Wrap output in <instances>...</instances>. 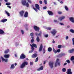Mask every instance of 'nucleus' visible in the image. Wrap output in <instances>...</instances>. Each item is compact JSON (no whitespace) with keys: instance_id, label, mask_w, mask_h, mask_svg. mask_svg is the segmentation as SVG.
Listing matches in <instances>:
<instances>
[{"instance_id":"nucleus-31","label":"nucleus","mask_w":74,"mask_h":74,"mask_svg":"<svg viewBox=\"0 0 74 74\" xmlns=\"http://www.w3.org/2000/svg\"><path fill=\"white\" fill-rule=\"evenodd\" d=\"M62 71L63 72H66V69L65 68L62 69Z\"/></svg>"},{"instance_id":"nucleus-36","label":"nucleus","mask_w":74,"mask_h":74,"mask_svg":"<svg viewBox=\"0 0 74 74\" xmlns=\"http://www.w3.org/2000/svg\"><path fill=\"white\" fill-rule=\"evenodd\" d=\"M51 27H48L46 29L49 30H51Z\"/></svg>"},{"instance_id":"nucleus-12","label":"nucleus","mask_w":74,"mask_h":74,"mask_svg":"<svg viewBox=\"0 0 74 74\" xmlns=\"http://www.w3.org/2000/svg\"><path fill=\"white\" fill-rule=\"evenodd\" d=\"M31 57L32 58H36L37 57V54L36 53H34L32 54Z\"/></svg>"},{"instance_id":"nucleus-22","label":"nucleus","mask_w":74,"mask_h":74,"mask_svg":"<svg viewBox=\"0 0 74 74\" xmlns=\"http://www.w3.org/2000/svg\"><path fill=\"white\" fill-rule=\"evenodd\" d=\"M9 51L10 50H9V49H7V50H6L5 51L4 53L5 54H7V53H8Z\"/></svg>"},{"instance_id":"nucleus-40","label":"nucleus","mask_w":74,"mask_h":74,"mask_svg":"<svg viewBox=\"0 0 74 74\" xmlns=\"http://www.w3.org/2000/svg\"><path fill=\"white\" fill-rule=\"evenodd\" d=\"M27 1H28V2L30 3V4H32V1L30 0H27Z\"/></svg>"},{"instance_id":"nucleus-10","label":"nucleus","mask_w":74,"mask_h":74,"mask_svg":"<svg viewBox=\"0 0 74 74\" xmlns=\"http://www.w3.org/2000/svg\"><path fill=\"white\" fill-rule=\"evenodd\" d=\"M66 73H67V74H72L71 69H68L66 71Z\"/></svg>"},{"instance_id":"nucleus-56","label":"nucleus","mask_w":74,"mask_h":74,"mask_svg":"<svg viewBox=\"0 0 74 74\" xmlns=\"http://www.w3.org/2000/svg\"><path fill=\"white\" fill-rule=\"evenodd\" d=\"M43 9H44V10H45L46 9H47V6H45L43 8Z\"/></svg>"},{"instance_id":"nucleus-57","label":"nucleus","mask_w":74,"mask_h":74,"mask_svg":"<svg viewBox=\"0 0 74 74\" xmlns=\"http://www.w3.org/2000/svg\"><path fill=\"white\" fill-rule=\"evenodd\" d=\"M54 22H58V21L57 20H54Z\"/></svg>"},{"instance_id":"nucleus-59","label":"nucleus","mask_w":74,"mask_h":74,"mask_svg":"<svg viewBox=\"0 0 74 74\" xmlns=\"http://www.w3.org/2000/svg\"><path fill=\"white\" fill-rule=\"evenodd\" d=\"M53 43V44H55V40H54L53 39V42H52Z\"/></svg>"},{"instance_id":"nucleus-60","label":"nucleus","mask_w":74,"mask_h":74,"mask_svg":"<svg viewBox=\"0 0 74 74\" xmlns=\"http://www.w3.org/2000/svg\"><path fill=\"white\" fill-rule=\"evenodd\" d=\"M7 7H8V8H10V9H11V6H8Z\"/></svg>"},{"instance_id":"nucleus-23","label":"nucleus","mask_w":74,"mask_h":74,"mask_svg":"<svg viewBox=\"0 0 74 74\" xmlns=\"http://www.w3.org/2000/svg\"><path fill=\"white\" fill-rule=\"evenodd\" d=\"M9 57H10V55L9 54H5L4 55V57L5 58H9Z\"/></svg>"},{"instance_id":"nucleus-14","label":"nucleus","mask_w":74,"mask_h":74,"mask_svg":"<svg viewBox=\"0 0 74 74\" xmlns=\"http://www.w3.org/2000/svg\"><path fill=\"white\" fill-rule=\"evenodd\" d=\"M5 34V32H4V31H3V30L0 29V34Z\"/></svg>"},{"instance_id":"nucleus-4","label":"nucleus","mask_w":74,"mask_h":74,"mask_svg":"<svg viewBox=\"0 0 74 74\" xmlns=\"http://www.w3.org/2000/svg\"><path fill=\"white\" fill-rule=\"evenodd\" d=\"M59 59H57L55 64V67H56L58 64V66H60V63L59 62Z\"/></svg>"},{"instance_id":"nucleus-28","label":"nucleus","mask_w":74,"mask_h":74,"mask_svg":"<svg viewBox=\"0 0 74 74\" xmlns=\"http://www.w3.org/2000/svg\"><path fill=\"white\" fill-rule=\"evenodd\" d=\"M15 68V66H14V64H12L11 65L10 68L11 69H14Z\"/></svg>"},{"instance_id":"nucleus-9","label":"nucleus","mask_w":74,"mask_h":74,"mask_svg":"<svg viewBox=\"0 0 74 74\" xmlns=\"http://www.w3.org/2000/svg\"><path fill=\"white\" fill-rule=\"evenodd\" d=\"M25 57L26 56L24 55V54L23 53L21 55V56L20 57V59H25Z\"/></svg>"},{"instance_id":"nucleus-15","label":"nucleus","mask_w":74,"mask_h":74,"mask_svg":"<svg viewBox=\"0 0 74 74\" xmlns=\"http://www.w3.org/2000/svg\"><path fill=\"white\" fill-rule=\"evenodd\" d=\"M42 49V45L41 44L39 47V52H41Z\"/></svg>"},{"instance_id":"nucleus-34","label":"nucleus","mask_w":74,"mask_h":74,"mask_svg":"<svg viewBox=\"0 0 74 74\" xmlns=\"http://www.w3.org/2000/svg\"><path fill=\"white\" fill-rule=\"evenodd\" d=\"M38 61V57H37L35 60V62H37Z\"/></svg>"},{"instance_id":"nucleus-64","label":"nucleus","mask_w":74,"mask_h":74,"mask_svg":"<svg viewBox=\"0 0 74 74\" xmlns=\"http://www.w3.org/2000/svg\"><path fill=\"white\" fill-rule=\"evenodd\" d=\"M72 63L74 64V60L72 61Z\"/></svg>"},{"instance_id":"nucleus-63","label":"nucleus","mask_w":74,"mask_h":74,"mask_svg":"<svg viewBox=\"0 0 74 74\" xmlns=\"http://www.w3.org/2000/svg\"><path fill=\"white\" fill-rule=\"evenodd\" d=\"M60 3H61V4H63V1H61L60 2Z\"/></svg>"},{"instance_id":"nucleus-44","label":"nucleus","mask_w":74,"mask_h":74,"mask_svg":"<svg viewBox=\"0 0 74 74\" xmlns=\"http://www.w3.org/2000/svg\"><path fill=\"white\" fill-rule=\"evenodd\" d=\"M73 44L74 45V38L72 39Z\"/></svg>"},{"instance_id":"nucleus-26","label":"nucleus","mask_w":74,"mask_h":74,"mask_svg":"<svg viewBox=\"0 0 74 74\" xmlns=\"http://www.w3.org/2000/svg\"><path fill=\"white\" fill-rule=\"evenodd\" d=\"M65 18V16H63L60 17V21H62V19H64Z\"/></svg>"},{"instance_id":"nucleus-41","label":"nucleus","mask_w":74,"mask_h":74,"mask_svg":"<svg viewBox=\"0 0 74 74\" xmlns=\"http://www.w3.org/2000/svg\"><path fill=\"white\" fill-rule=\"evenodd\" d=\"M62 47V45H59L58 46V48H61V47Z\"/></svg>"},{"instance_id":"nucleus-11","label":"nucleus","mask_w":74,"mask_h":74,"mask_svg":"<svg viewBox=\"0 0 74 74\" xmlns=\"http://www.w3.org/2000/svg\"><path fill=\"white\" fill-rule=\"evenodd\" d=\"M24 13H25V11L23 10L19 12V14L21 17H22L23 16V14Z\"/></svg>"},{"instance_id":"nucleus-6","label":"nucleus","mask_w":74,"mask_h":74,"mask_svg":"<svg viewBox=\"0 0 74 74\" xmlns=\"http://www.w3.org/2000/svg\"><path fill=\"white\" fill-rule=\"evenodd\" d=\"M32 47H31L32 50H34V47H35V48H37V45L34 44V43H33V46L32 45Z\"/></svg>"},{"instance_id":"nucleus-38","label":"nucleus","mask_w":74,"mask_h":74,"mask_svg":"<svg viewBox=\"0 0 74 74\" xmlns=\"http://www.w3.org/2000/svg\"><path fill=\"white\" fill-rule=\"evenodd\" d=\"M10 4H11V3H6V5H10Z\"/></svg>"},{"instance_id":"nucleus-18","label":"nucleus","mask_w":74,"mask_h":74,"mask_svg":"<svg viewBox=\"0 0 74 74\" xmlns=\"http://www.w3.org/2000/svg\"><path fill=\"white\" fill-rule=\"evenodd\" d=\"M30 36H31L32 39H34V33L33 32L31 33L30 34Z\"/></svg>"},{"instance_id":"nucleus-27","label":"nucleus","mask_w":74,"mask_h":74,"mask_svg":"<svg viewBox=\"0 0 74 74\" xmlns=\"http://www.w3.org/2000/svg\"><path fill=\"white\" fill-rule=\"evenodd\" d=\"M49 52H51L52 51V48L51 47H49L48 49Z\"/></svg>"},{"instance_id":"nucleus-42","label":"nucleus","mask_w":74,"mask_h":74,"mask_svg":"<svg viewBox=\"0 0 74 74\" xmlns=\"http://www.w3.org/2000/svg\"><path fill=\"white\" fill-rule=\"evenodd\" d=\"M66 62L67 63H70V60H66Z\"/></svg>"},{"instance_id":"nucleus-29","label":"nucleus","mask_w":74,"mask_h":74,"mask_svg":"<svg viewBox=\"0 0 74 74\" xmlns=\"http://www.w3.org/2000/svg\"><path fill=\"white\" fill-rule=\"evenodd\" d=\"M40 33L38 34V36L40 37L41 36L42 34V32L41 31L39 32Z\"/></svg>"},{"instance_id":"nucleus-37","label":"nucleus","mask_w":74,"mask_h":74,"mask_svg":"<svg viewBox=\"0 0 74 74\" xmlns=\"http://www.w3.org/2000/svg\"><path fill=\"white\" fill-rule=\"evenodd\" d=\"M34 41V39H32L31 41V43H33V42Z\"/></svg>"},{"instance_id":"nucleus-17","label":"nucleus","mask_w":74,"mask_h":74,"mask_svg":"<svg viewBox=\"0 0 74 74\" xmlns=\"http://www.w3.org/2000/svg\"><path fill=\"white\" fill-rule=\"evenodd\" d=\"M43 70V66H41L39 68L37 69V71H40V70Z\"/></svg>"},{"instance_id":"nucleus-43","label":"nucleus","mask_w":74,"mask_h":74,"mask_svg":"<svg viewBox=\"0 0 74 74\" xmlns=\"http://www.w3.org/2000/svg\"><path fill=\"white\" fill-rule=\"evenodd\" d=\"M62 12H60V11L58 12V14H62Z\"/></svg>"},{"instance_id":"nucleus-25","label":"nucleus","mask_w":74,"mask_h":74,"mask_svg":"<svg viewBox=\"0 0 74 74\" xmlns=\"http://www.w3.org/2000/svg\"><path fill=\"white\" fill-rule=\"evenodd\" d=\"M36 40L38 42L40 41L39 36H38L36 37Z\"/></svg>"},{"instance_id":"nucleus-46","label":"nucleus","mask_w":74,"mask_h":74,"mask_svg":"<svg viewBox=\"0 0 74 74\" xmlns=\"http://www.w3.org/2000/svg\"><path fill=\"white\" fill-rule=\"evenodd\" d=\"M33 62H30V65L31 66H33Z\"/></svg>"},{"instance_id":"nucleus-61","label":"nucleus","mask_w":74,"mask_h":74,"mask_svg":"<svg viewBox=\"0 0 74 74\" xmlns=\"http://www.w3.org/2000/svg\"><path fill=\"white\" fill-rule=\"evenodd\" d=\"M66 64H67V63H64V66H66Z\"/></svg>"},{"instance_id":"nucleus-62","label":"nucleus","mask_w":74,"mask_h":74,"mask_svg":"<svg viewBox=\"0 0 74 74\" xmlns=\"http://www.w3.org/2000/svg\"><path fill=\"white\" fill-rule=\"evenodd\" d=\"M4 1L5 2H7L8 1V0H4Z\"/></svg>"},{"instance_id":"nucleus-50","label":"nucleus","mask_w":74,"mask_h":74,"mask_svg":"<svg viewBox=\"0 0 74 74\" xmlns=\"http://www.w3.org/2000/svg\"><path fill=\"white\" fill-rule=\"evenodd\" d=\"M45 49H43V53L44 54L45 53Z\"/></svg>"},{"instance_id":"nucleus-5","label":"nucleus","mask_w":74,"mask_h":74,"mask_svg":"<svg viewBox=\"0 0 74 74\" xmlns=\"http://www.w3.org/2000/svg\"><path fill=\"white\" fill-rule=\"evenodd\" d=\"M34 29L35 31L38 32H39L40 27H38L36 25H34Z\"/></svg>"},{"instance_id":"nucleus-24","label":"nucleus","mask_w":74,"mask_h":74,"mask_svg":"<svg viewBox=\"0 0 74 74\" xmlns=\"http://www.w3.org/2000/svg\"><path fill=\"white\" fill-rule=\"evenodd\" d=\"M8 20L7 19H3L1 20V22H3V23H4V22H7V21Z\"/></svg>"},{"instance_id":"nucleus-45","label":"nucleus","mask_w":74,"mask_h":74,"mask_svg":"<svg viewBox=\"0 0 74 74\" xmlns=\"http://www.w3.org/2000/svg\"><path fill=\"white\" fill-rule=\"evenodd\" d=\"M60 49H58L57 50V52H60Z\"/></svg>"},{"instance_id":"nucleus-3","label":"nucleus","mask_w":74,"mask_h":74,"mask_svg":"<svg viewBox=\"0 0 74 74\" xmlns=\"http://www.w3.org/2000/svg\"><path fill=\"white\" fill-rule=\"evenodd\" d=\"M35 7L36 8H34V7H33V9H34V10H35L36 12H37V10H40V6H39V5H38V4L37 3L35 5Z\"/></svg>"},{"instance_id":"nucleus-48","label":"nucleus","mask_w":74,"mask_h":74,"mask_svg":"<svg viewBox=\"0 0 74 74\" xmlns=\"http://www.w3.org/2000/svg\"><path fill=\"white\" fill-rule=\"evenodd\" d=\"M39 3L40 4H42V2L41 1H40Z\"/></svg>"},{"instance_id":"nucleus-55","label":"nucleus","mask_w":74,"mask_h":74,"mask_svg":"<svg viewBox=\"0 0 74 74\" xmlns=\"http://www.w3.org/2000/svg\"><path fill=\"white\" fill-rule=\"evenodd\" d=\"M45 37H48V35L47 34L45 35Z\"/></svg>"},{"instance_id":"nucleus-2","label":"nucleus","mask_w":74,"mask_h":74,"mask_svg":"<svg viewBox=\"0 0 74 74\" xmlns=\"http://www.w3.org/2000/svg\"><path fill=\"white\" fill-rule=\"evenodd\" d=\"M28 64V62H23L21 65L20 68L21 69H23L24 67H25L26 66H27Z\"/></svg>"},{"instance_id":"nucleus-20","label":"nucleus","mask_w":74,"mask_h":74,"mask_svg":"<svg viewBox=\"0 0 74 74\" xmlns=\"http://www.w3.org/2000/svg\"><path fill=\"white\" fill-rule=\"evenodd\" d=\"M69 53H73L74 52V49H72L71 50H70L69 51Z\"/></svg>"},{"instance_id":"nucleus-21","label":"nucleus","mask_w":74,"mask_h":74,"mask_svg":"<svg viewBox=\"0 0 74 74\" xmlns=\"http://www.w3.org/2000/svg\"><path fill=\"white\" fill-rule=\"evenodd\" d=\"M69 19L72 22L74 23V18L73 17H71L69 18Z\"/></svg>"},{"instance_id":"nucleus-13","label":"nucleus","mask_w":74,"mask_h":74,"mask_svg":"<svg viewBox=\"0 0 74 74\" xmlns=\"http://www.w3.org/2000/svg\"><path fill=\"white\" fill-rule=\"evenodd\" d=\"M47 12L49 15H51V16H52L53 15V12L51 11L48 10L47 11Z\"/></svg>"},{"instance_id":"nucleus-16","label":"nucleus","mask_w":74,"mask_h":74,"mask_svg":"<svg viewBox=\"0 0 74 74\" xmlns=\"http://www.w3.org/2000/svg\"><path fill=\"white\" fill-rule=\"evenodd\" d=\"M1 59H2V61H4L5 62H8V59H4L3 57L1 56Z\"/></svg>"},{"instance_id":"nucleus-52","label":"nucleus","mask_w":74,"mask_h":74,"mask_svg":"<svg viewBox=\"0 0 74 74\" xmlns=\"http://www.w3.org/2000/svg\"><path fill=\"white\" fill-rule=\"evenodd\" d=\"M21 32L22 34H24V32H23V30H21Z\"/></svg>"},{"instance_id":"nucleus-30","label":"nucleus","mask_w":74,"mask_h":74,"mask_svg":"<svg viewBox=\"0 0 74 74\" xmlns=\"http://www.w3.org/2000/svg\"><path fill=\"white\" fill-rule=\"evenodd\" d=\"M65 8L66 11H69V8L66 6H65Z\"/></svg>"},{"instance_id":"nucleus-19","label":"nucleus","mask_w":74,"mask_h":74,"mask_svg":"<svg viewBox=\"0 0 74 74\" xmlns=\"http://www.w3.org/2000/svg\"><path fill=\"white\" fill-rule=\"evenodd\" d=\"M24 16L25 18H27L28 17V12H25L24 15Z\"/></svg>"},{"instance_id":"nucleus-51","label":"nucleus","mask_w":74,"mask_h":74,"mask_svg":"<svg viewBox=\"0 0 74 74\" xmlns=\"http://www.w3.org/2000/svg\"><path fill=\"white\" fill-rule=\"evenodd\" d=\"M44 1L45 2V4H47V1L46 0H45Z\"/></svg>"},{"instance_id":"nucleus-39","label":"nucleus","mask_w":74,"mask_h":74,"mask_svg":"<svg viewBox=\"0 0 74 74\" xmlns=\"http://www.w3.org/2000/svg\"><path fill=\"white\" fill-rule=\"evenodd\" d=\"M53 52H54V53H57V51L55 49L53 50Z\"/></svg>"},{"instance_id":"nucleus-47","label":"nucleus","mask_w":74,"mask_h":74,"mask_svg":"<svg viewBox=\"0 0 74 74\" xmlns=\"http://www.w3.org/2000/svg\"><path fill=\"white\" fill-rule=\"evenodd\" d=\"M33 50H31L30 51H29V53H32V52H33Z\"/></svg>"},{"instance_id":"nucleus-33","label":"nucleus","mask_w":74,"mask_h":74,"mask_svg":"<svg viewBox=\"0 0 74 74\" xmlns=\"http://www.w3.org/2000/svg\"><path fill=\"white\" fill-rule=\"evenodd\" d=\"M71 60L72 61L74 60V56H72L71 58Z\"/></svg>"},{"instance_id":"nucleus-8","label":"nucleus","mask_w":74,"mask_h":74,"mask_svg":"<svg viewBox=\"0 0 74 74\" xmlns=\"http://www.w3.org/2000/svg\"><path fill=\"white\" fill-rule=\"evenodd\" d=\"M51 33L52 34L53 36H55L56 34V33H57V31L55 29H53V31H51Z\"/></svg>"},{"instance_id":"nucleus-53","label":"nucleus","mask_w":74,"mask_h":74,"mask_svg":"<svg viewBox=\"0 0 74 74\" xmlns=\"http://www.w3.org/2000/svg\"><path fill=\"white\" fill-rule=\"evenodd\" d=\"M60 25H62L63 26H64V24L62 23H60Z\"/></svg>"},{"instance_id":"nucleus-7","label":"nucleus","mask_w":74,"mask_h":74,"mask_svg":"<svg viewBox=\"0 0 74 74\" xmlns=\"http://www.w3.org/2000/svg\"><path fill=\"white\" fill-rule=\"evenodd\" d=\"M49 65L51 69H52L53 67V62L51 61L50 62H49Z\"/></svg>"},{"instance_id":"nucleus-32","label":"nucleus","mask_w":74,"mask_h":74,"mask_svg":"<svg viewBox=\"0 0 74 74\" xmlns=\"http://www.w3.org/2000/svg\"><path fill=\"white\" fill-rule=\"evenodd\" d=\"M5 12L6 14H7V15L8 16H10V13H8V12H7V11H5Z\"/></svg>"},{"instance_id":"nucleus-58","label":"nucleus","mask_w":74,"mask_h":74,"mask_svg":"<svg viewBox=\"0 0 74 74\" xmlns=\"http://www.w3.org/2000/svg\"><path fill=\"white\" fill-rule=\"evenodd\" d=\"M68 38H69V36H66V40H67V39H68Z\"/></svg>"},{"instance_id":"nucleus-54","label":"nucleus","mask_w":74,"mask_h":74,"mask_svg":"<svg viewBox=\"0 0 74 74\" xmlns=\"http://www.w3.org/2000/svg\"><path fill=\"white\" fill-rule=\"evenodd\" d=\"M59 56H61V57H62V56H63V53H62V54H60Z\"/></svg>"},{"instance_id":"nucleus-49","label":"nucleus","mask_w":74,"mask_h":74,"mask_svg":"<svg viewBox=\"0 0 74 74\" xmlns=\"http://www.w3.org/2000/svg\"><path fill=\"white\" fill-rule=\"evenodd\" d=\"M35 34L36 36H38V33H35Z\"/></svg>"},{"instance_id":"nucleus-35","label":"nucleus","mask_w":74,"mask_h":74,"mask_svg":"<svg viewBox=\"0 0 74 74\" xmlns=\"http://www.w3.org/2000/svg\"><path fill=\"white\" fill-rule=\"evenodd\" d=\"M70 32H71V33H74V30H73L72 29H71L70 30Z\"/></svg>"},{"instance_id":"nucleus-1","label":"nucleus","mask_w":74,"mask_h":74,"mask_svg":"<svg viewBox=\"0 0 74 74\" xmlns=\"http://www.w3.org/2000/svg\"><path fill=\"white\" fill-rule=\"evenodd\" d=\"M26 0H22L21 2L22 4L23 5H25L27 7H29V4L28 2L26 3Z\"/></svg>"}]
</instances>
